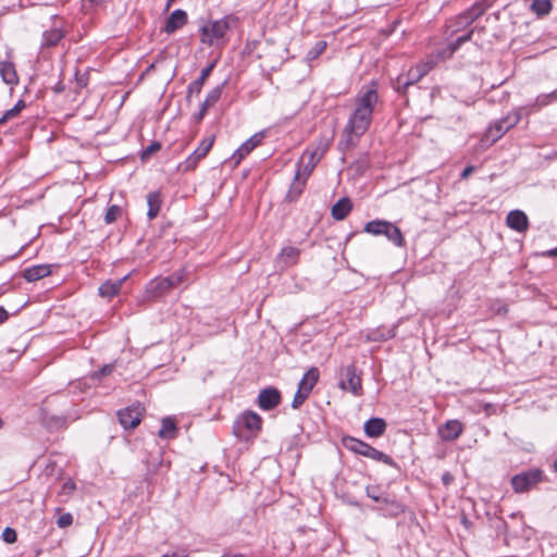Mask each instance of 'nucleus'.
Instances as JSON below:
<instances>
[{
	"label": "nucleus",
	"instance_id": "obj_15",
	"mask_svg": "<svg viewBox=\"0 0 557 557\" xmlns=\"http://www.w3.org/2000/svg\"><path fill=\"white\" fill-rule=\"evenodd\" d=\"M462 424L458 420H449L438 428L441 440L449 442L459 437L462 433Z\"/></svg>",
	"mask_w": 557,
	"mask_h": 557
},
{
	"label": "nucleus",
	"instance_id": "obj_4",
	"mask_svg": "<svg viewBox=\"0 0 557 557\" xmlns=\"http://www.w3.org/2000/svg\"><path fill=\"white\" fill-rule=\"evenodd\" d=\"M520 121L519 112H513L505 116L504 119L496 121L485 132L481 143L483 147H490L496 143L503 135H505L510 128L518 124Z\"/></svg>",
	"mask_w": 557,
	"mask_h": 557
},
{
	"label": "nucleus",
	"instance_id": "obj_46",
	"mask_svg": "<svg viewBox=\"0 0 557 557\" xmlns=\"http://www.w3.org/2000/svg\"><path fill=\"white\" fill-rule=\"evenodd\" d=\"M326 47V44L324 41H320L315 46V55L321 53Z\"/></svg>",
	"mask_w": 557,
	"mask_h": 557
},
{
	"label": "nucleus",
	"instance_id": "obj_36",
	"mask_svg": "<svg viewBox=\"0 0 557 557\" xmlns=\"http://www.w3.org/2000/svg\"><path fill=\"white\" fill-rule=\"evenodd\" d=\"M309 395L310 394L308 392H305L298 387V389L294 396L293 403H292L293 408L294 409L299 408L305 403V400L308 398Z\"/></svg>",
	"mask_w": 557,
	"mask_h": 557
},
{
	"label": "nucleus",
	"instance_id": "obj_32",
	"mask_svg": "<svg viewBox=\"0 0 557 557\" xmlns=\"http://www.w3.org/2000/svg\"><path fill=\"white\" fill-rule=\"evenodd\" d=\"M531 10L539 16L547 15L552 10L550 0H533Z\"/></svg>",
	"mask_w": 557,
	"mask_h": 557
},
{
	"label": "nucleus",
	"instance_id": "obj_40",
	"mask_svg": "<svg viewBox=\"0 0 557 557\" xmlns=\"http://www.w3.org/2000/svg\"><path fill=\"white\" fill-rule=\"evenodd\" d=\"M2 540L9 544H12L16 541V532L11 528H5L2 533Z\"/></svg>",
	"mask_w": 557,
	"mask_h": 557
},
{
	"label": "nucleus",
	"instance_id": "obj_48",
	"mask_svg": "<svg viewBox=\"0 0 557 557\" xmlns=\"http://www.w3.org/2000/svg\"><path fill=\"white\" fill-rule=\"evenodd\" d=\"M474 168L473 166H467L462 173H461V177L462 178H467L472 172H473Z\"/></svg>",
	"mask_w": 557,
	"mask_h": 557
},
{
	"label": "nucleus",
	"instance_id": "obj_21",
	"mask_svg": "<svg viewBox=\"0 0 557 557\" xmlns=\"http://www.w3.org/2000/svg\"><path fill=\"white\" fill-rule=\"evenodd\" d=\"M240 422L250 432H258L262 425L261 417L256 412H245L240 416Z\"/></svg>",
	"mask_w": 557,
	"mask_h": 557
},
{
	"label": "nucleus",
	"instance_id": "obj_55",
	"mask_svg": "<svg viewBox=\"0 0 557 557\" xmlns=\"http://www.w3.org/2000/svg\"><path fill=\"white\" fill-rule=\"evenodd\" d=\"M3 426V422L2 420L0 419V429Z\"/></svg>",
	"mask_w": 557,
	"mask_h": 557
},
{
	"label": "nucleus",
	"instance_id": "obj_33",
	"mask_svg": "<svg viewBox=\"0 0 557 557\" xmlns=\"http://www.w3.org/2000/svg\"><path fill=\"white\" fill-rule=\"evenodd\" d=\"M24 108L25 102L23 100L17 101V103L12 109L7 110L4 114L0 117V125L7 123L12 119H15Z\"/></svg>",
	"mask_w": 557,
	"mask_h": 557
},
{
	"label": "nucleus",
	"instance_id": "obj_16",
	"mask_svg": "<svg viewBox=\"0 0 557 557\" xmlns=\"http://www.w3.org/2000/svg\"><path fill=\"white\" fill-rule=\"evenodd\" d=\"M187 23V14L183 10H175L169 16L164 32L168 34H172L177 29L182 28Z\"/></svg>",
	"mask_w": 557,
	"mask_h": 557
},
{
	"label": "nucleus",
	"instance_id": "obj_51",
	"mask_svg": "<svg viewBox=\"0 0 557 557\" xmlns=\"http://www.w3.org/2000/svg\"><path fill=\"white\" fill-rule=\"evenodd\" d=\"M546 255L550 256V257H556L557 256V247L555 249H552V250L547 251Z\"/></svg>",
	"mask_w": 557,
	"mask_h": 557
},
{
	"label": "nucleus",
	"instance_id": "obj_24",
	"mask_svg": "<svg viewBox=\"0 0 557 557\" xmlns=\"http://www.w3.org/2000/svg\"><path fill=\"white\" fill-rule=\"evenodd\" d=\"M126 278H127V275L124 276L123 278L116 280L114 282L108 281V282L103 283L99 287L100 295L103 297H113L114 295H116L119 293V290L122 287L123 282Z\"/></svg>",
	"mask_w": 557,
	"mask_h": 557
},
{
	"label": "nucleus",
	"instance_id": "obj_20",
	"mask_svg": "<svg viewBox=\"0 0 557 557\" xmlns=\"http://www.w3.org/2000/svg\"><path fill=\"white\" fill-rule=\"evenodd\" d=\"M386 429V423L383 419L373 418L366 422L364 432L370 437L381 436Z\"/></svg>",
	"mask_w": 557,
	"mask_h": 557
},
{
	"label": "nucleus",
	"instance_id": "obj_41",
	"mask_svg": "<svg viewBox=\"0 0 557 557\" xmlns=\"http://www.w3.org/2000/svg\"><path fill=\"white\" fill-rule=\"evenodd\" d=\"M73 522V517L71 513H63L62 516L59 517L57 523L60 528H66L69 525H71Z\"/></svg>",
	"mask_w": 557,
	"mask_h": 557
},
{
	"label": "nucleus",
	"instance_id": "obj_28",
	"mask_svg": "<svg viewBox=\"0 0 557 557\" xmlns=\"http://www.w3.org/2000/svg\"><path fill=\"white\" fill-rule=\"evenodd\" d=\"M483 14V9L481 7H473L465 14L458 17V24L460 26H467L471 24L474 20Z\"/></svg>",
	"mask_w": 557,
	"mask_h": 557
},
{
	"label": "nucleus",
	"instance_id": "obj_37",
	"mask_svg": "<svg viewBox=\"0 0 557 557\" xmlns=\"http://www.w3.org/2000/svg\"><path fill=\"white\" fill-rule=\"evenodd\" d=\"M554 100H557V89L550 94L539 96L536 99V103L540 107H543V106H547L548 103H550Z\"/></svg>",
	"mask_w": 557,
	"mask_h": 557
},
{
	"label": "nucleus",
	"instance_id": "obj_29",
	"mask_svg": "<svg viewBox=\"0 0 557 557\" xmlns=\"http://www.w3.org/2000/svg\"><path fill=\"white\" fill-rule=\"evenodd\" d=\"M147 202H148V207H149L147 215H148L149 220H152L157 216V214L160 210V206H161L160 195L157 193L149 194L147 197Z\"/></svg>",
	"mask_w": 557,
	"mask_h": 557
},
{
	"label": "nucleus",
	"instance_id": "obj_47",
	"mask_svg": "<svg viewBox=\"0 0 557 557\" xmlns=\"http://www.w3.org/2000/svg\"><path fill=\"white\" fill-rule=\"evenodd\" d=\"M8 319V312L3 307H0V324H2Z\"/></svg>",
	"mask_w": 557,
	"mask_h": 557
},
{
	"label": "nucleus",
	"instance_id": "obj_30",
	"mask_svg": "<svg viewBox=\"0 0 557 557\" xmlns=\"http://www.w3.org/2000/svg\"><path fill=\"white\" fill-rule=\"evenodd\" d=\"M388 221L374 220L370 221L364 225V232L372 235H384Z\"/></svg>",
	"mask_w": 557,
	"mask_h": 557
},
{
	"label": "nucleus",
	"instance_id": "obj_56",
	"mask_svg": "<svg viewBox=\"0 0 557 557\" xmlns=\"http://www.w3.org/2000/svg\"><path fill=\"white\" fill-rule=\"evenodd\" d=\"M556 156H557V151H556Z\"/></svg>",
	"mask_w": 557,
	"mask_h": 557
},
{
	"label": "nucleus",
	"instance_id": "obj_49",
	"mask_svg": "<svg viewBox=\"0 0 557 557\" xmlns=\"http://www.w3.org/2000/svg\"><path fill=\"white\" fill-rule=\"evenodd\" d=\"M442 480H443L444 484L448 485L453 481V476L450 473H445L442 476Z\"/></svg>",
	"mask_w": 557,
	"mask_h": 557
},
{
	"label": "nucleus",
	"instance_id": "obj_13",
	"mask_svg": "<svg viewBox=\"0 0 557 557\" xmlns=\"http://www.w3.org/2000/svg\"><path fill=\"white\" fill-rule=\"evenodd\" d=\"M214 143V136H209L201 140L198 148L186 160V168L194 169L198 161L207 156Z\"/></svg>",
	"mask_w": 557,
	"mask_h": 557
},
{
	"label": "nucleus",
	"instance_id": "obj_11",
	"mask_svg": "<svg viewBox=\"0 0 557 557\" xmlns=\"http://www.w3.org/2000/svg\"><path fill=\"white\" fill-rule=\"evenodd\" d=\"M281 401V393L274 387L262 389L258 396V405L263 410L275 408Z\"/></svg>",
	"mask_w": 557,
	"mask_h": 557
},
{
	"label": "nucleus",
	"instance_id": "obj_54",
	"mask_svg": "<svg viewBox=\"0 0 557 557\" xmlns=\"http://www.w3.org/2000/svg\"><path fill=\"white\" fill-rule=\"evenodd\" d=\"M89 1H90V2H92V3H98V2H100L101 0H89Z\"/></svg>",
	"mask_w": 557,
	"mask_h": 557
},
{
	"label": "nucleus",
	"instance_id": "obj_34",
	"mask_svg": "<svg viewBox=\"0 0 557 557\" xmlns=\"http://www.w3.org/2000/svg\"><path fill=\"white\" fill-rule=\"evenodd\" d=\"M213 65H210L202 70L200 77L189 86V92H200L205 81L210 75Z\"/></svg>",
	"mask_w": 557,
	"mask_h": 557
},
{
	"label": "nucleus",
	"instance_id": "obj_19",
	"mask_svg": "<svg viewBox=\"0 0 557 557\" xmlns=\"http://www.w3.org/2000/svg\"><path fill=\"white\" fill-rule=\"evenodd\" d=\"M51 273L50 265L48 264H38L30 268H27L23 276L28 282H34L40 278L48 276Z\"/></svg>",
	"mask_w": 557,
	"mask_h": 557
},
{
	"label": "nucleus",
	"instance_id": "obj_23",
	"mask_svg": "<svg viewBox=\"0 0 557 557\" xmlns=\"http://www.w3.org/2000/svg\"><path fill=\"white\" fill-rule=\"evenodd\" d=\"M351 202L347 198L339 199L332 207V215L336 220H343L347 216V214L351 211Z\"/></svg>",
	"mask_w": 557,
	"mask_h": 557
},
{
	"label": "nucleus",
	"instance_id": "obj_52",
	"mask_svg": "<svg viewBox=\"0 0 557 557\" xmlns=\"http://www.w3.org/2000/svg\"><path fill=\"white\" fill-rule=\"evenodd\" d=\"M175 0H168V8L174 2Z\"/></svg>",
	"mask_w": 557,
	"mask_h": 557
},
{
	"label": "nucleus",
	"instance_id": "obj_14",
	"mask_svg": "<svg viewBox=\"0 0 557 557\" xmlns=\"http://www.w3.org/2000/svg\"><path fill=\"white\" fill-rule=\"evenodd\" d=\"M506 224L511 230L524 233L529 228V219L521 210H512L507 214Z\"/></svg>",
	"mask_w": 557,
	"mask_h": 557
},
{
	"label": "nucleus",
	"instance_id": "obj_45",
	"mask_svg": "<svg viewBox=\"0 0 557 557\" xmlns=\"http://www.w3.org/2000/svg\"><path fill=\"white\" fill-rule=\"evenodd\" d=\"M472 34V30L470 33H468L466 36H460L457 40H456V46H459L461 42L468 40L470 38V35ZM457 47H454L451 52L456 49Z\"/></svg>",
	"mask_w": 557,
	"mask_h": 557
},
{
	"label": "nucleus",
	"instance_id": "obj_5",
	"mask_svg": "<svg viewBox=\"0 0 557 557\" xmlns=\"http://www.w3.org/2000/svg\"><path fill=\"white\" fill-rule=\"evenodd\" d=\"M344 444L349 450L356 454L362 455L373 460L382 461L386 465H392V458L389 456L375 449L367 443H363L354 437H348L344 440Z\"/></svg>",
	"mask_w": 557,
	"mask_h": 557
},
{
	"label": "nucleus",
	"instance_id": "obj_2",
	"mask_svg": "<svg viewBox=\"0 0 557 557\" xmlns=\"http://www.w3.org/2000/svg\"><path fill=\"white\" fill-rule=\"evenodd\" d=\"M329 145L327 140L320 141L313 148L307 149L300 157L295 174V184L293 185V190H295L297 195L301 193V186L305 185L307 178L326 152Z\"/></svg>",
	"mask_w": 557,
	"mask_h": 557
},
{
	"label": "nucleus",
	"instance_id": "obj_22",
	"mask_svg": "<svg viewBox=\"0 0 557 557\" xmlns=\"http://www.w3.org/2000/svg\"><path fill=\"white\" fill-rule=\"evenodd\" d=\"M319 380V371L317 368H311L304 375L301 381L299 382L298 387L305 392L311 393L312 388L317 384Z\"/></svg>",
	"mask_w": 557,
	"mask_h": 557
},
{
	"label": "nucleus",
	"instance_id": "obj_17",
	"mask_svg": "<svg viewBox=\"0 0 557 557\" xmlns=\"http://www.w3.org/2000/svg\"><path fill=\"white\" fill-rule=\"evenodd\" d=\"M171 282L166 277L152 280L146 288L149 298H157L171 289Z\"/></svg>",
	"mask_w": 557,
	"mask_h": 557
},
{
	"label": "nucleus",
	"instance_id": "obj_35",
	"mask_svg": "<svg viewBox=\"0 0 557 557\" xmlns=\"http://www.w3.org/2000/svg\"><path fill=\"white\" fill-rule=\"evenodd\" d=\"M121 214V209L119 206H111L108 210H107V213L104 215V221L107 224H111L113 223L117 216Z\"/></svg>",
	"mask_w": 557,
	"mask_h": 557
},
{
	"label": "nucleus",
	"instance_id": "obj_26",
	"mask_svg": "<svg viewBox=\"0 0 557 557\" xmlns=\"http://www.w3.org/2000/svg\"><path fill=\"white\" fill-rule=\"evenodd\" d=\"M176 435V424L173 419L164 418L161 422L159 436L161 438H174Z\"/></svg>",
	"mask_w": 557,
	"mask_h": 557
},
{
	"label": "nucleus",
	"instance_id": "obj_42",
	"mask_svg": "<svg viewBox=\"0 0 557 557\" xmlns=\"http://www.w3.org/2000/svg\"><path fill=\"white\" fill-rule=\"evenodd\" d=\"M162 557H187V553L184 549H181L171 554H164Z\"/></svg>",
	"mask_w": 557,
	"mask_h": 557
},
{
	"label": "nucleus",
	"instance_id": "obj_18",
	"mask_svg": "<svg viewBox=\"0 0 557 557\" xmlns=\"http://www.w3.org/2000/svg\"><path fill=\"white\" fill-rule=\"evenodd\" d=\"M0 76L7 85H16L18 83V76L15 66L12 62L1 61L0 62Z\"/></svg>",
	"mask_w": 557,
	"mask_h": 557
},
{
	"label": "nucleus",
	"instance_id": "obj_1",
	"mask_svg": "<svg viewBox=\"0 0 557 557\" xmlns=\"http://www.w3.org/2000/svg\"><path fill=\"white\" fill-rule=\"evenodd\" d=\"M377 89L375 83L363 86L355 100V110L343 132V143L352 145L362 136L371 123L374 107L377 103Z\"/></svg>",
	"mask_w": 557,
	"mask_h": 557
},
{
	"label": "nucleus",
	"instance_id": "obj_12",
	"mask_svg": "<svg viewBox=\"0 0 557 557\" xmlns=\"http://www.w3.org/2000/svg\"><path fill=\"white\" fill-rule=\"evenodd\" d=\"M263 133H257L247 139L232 156V160L237 165L246 156H248L262 140Z\"/></svg>",
	"mask_w": 557,
	"mask_h": 557
},
{
	"label": "nucleus",
	"instance_id": "obj_43",
	"mask_svg": "<svg viewBox=\"0 0 557 557\" xmlns=\"http://www.w3.org/2000/svg\"><path fill=\"white\" fill-rule=\"evenodd\" d=\"M159 148H160L159 144H152L147 150L144 151L143 157L145 158L146 156L157 151Z\"/></svg>",
	"mask_w": 557,
	"mask_h": 557
},
{
	"label": "nucleus",
	"instance_id": "obj_27",
	"mask_svg": "<svg viewBox=\"0 0 557 557\" xmlns=\"http://www.w3.org/2000/svg\"><path fill=\"white\" fill-rule=\"evenodd\" d=\"M384 235L396 246L401 247L404 245V237L400 230L391 222L387 223Z\"/></svg>",
	"mask_w": 557,
	"mask_h": 557
},
{
	"label": "nucleus",
	"instance_id": "obj_31",
	"mask_svg": "<svg viewBox=\"0 0 557 557\" xmlns=\"http://www.w3.org/2000/svg\"><path fill=\"white\" fill-rule=\"evenodd\" d=\"M62 37H63L62 30L58 27H54V28L44 33L42 45L46 47H52V46L57 45L61 40Z\"/></svg>",
	"mask_w": 557,
	"mask_h": 557
},
{
	"label": "nucleus",
	"instance_id": "obj_6",
	"mask_svg": "<svg viewBox=\"0 0 557 557\" xmlns=\"http://www.w3.org/2000/svg\"><path fill=\"white\" fill-rule=\"evenodd\" d=\"M339 387L343 391L350 392L355 396L362 394L361 379L356 372L354 366H348L343 369L339 380Z\"/></svg>",
	"mask_w": 557,
	"mask_h": 557
},
{
	"label": "nucleus",
	"instance_id": "obj_25",
	"mask_svg": "<svg viewBox=\"0 0 557 557\" xmlns=\"http://www.w3.org/2000/svg\"><path fill=\"white\" fill-rule=\"evenodd\" d=\"M223 85L214 87L207 96L200 110V116H203L207 110L212 107L221 97Z\"/></svg>",
	"mask_w": 557,
	"mask_h": 557
},
{
	"label": "nucleus",
	"instance_id": "obj_53",
	"mask_svg": "<svg viewBox=\"0 0 557 557\" xmlns=\"http://www.w3.org/2000/svg\"><path fill=\"white\" fill-rule=\"evenodd\" d=\"M554 468L557 471V459L554 461Z\"/></svg>",
	"mask_w": 557,
	"mask_h": 557
},
{
	"label": "nucleus",
	"instance_id": "obj_50",
	"mask_svg": "<svg viewBox=\"0 0 557 557\" xmlns=\"http://www.w3.org/2000/svg\"><path fill=\"white\" fill-rule=\"evenodd\" d=\"M367 494L370 498L374 499L375 502L380 500V497L376 494L372 493L369 488L367 491Z\"/></svg>",
	"mask_w": 557,
	"mask_h": 557
},
{
	"label": "nucleus",
	"instance_id": "obj_9",
	"mask_svg": "<svg viewBox=\"0 0 557 557\" xmlns=\"http://www.w3.org/2000/svg\"><path fill=\"white\" fill-rule=\"evenodd\" d=\"M541 472L539 470H532L521 474H517L511 479V484L517 493H523L531 486L540 482Z\"/></svg>",
	"mask_w": 557,
	"mask_h": 557
},
{
	"label": "nucleus",
	"instance_id": "obj_10",
	"mask_svg": "<svg viewBox=\"0 0 557 557\" xmlns=\"http://www.w3.org/2000/svg\"><path fill=\"white\" fill-rule=\"evenodd\" d=\"M299 253L300 251L296 247H284L275 258V265L281 270L293 267L298 262Z\"/></svg>",
	"mask_w": 557,
	"mask_h": 557
},
{
	"label": "nucleus",
	"instance_id": "obj_38",
	"mask_svg": "<svg viewBox=\"0 0 557 557\" xmlns=\"http://www.w3.org/2000/svg\"><path fill=\"white\" fill-rule=\"evenodd\" d=\"M184 274H185V271L180 270L176 273H174L173 275L166 277V280H169L172 283L171 288L177 286L178 284H181L184 281Z\"/></svg>",
	"mask_w": 557,
	"mask_h": 557
},
{
	"label": "nucleus",
	"instance_id": "obj_39",
	"mask_svg": "<svg viewBox=\"0 0 557 557\" xmlns=\"http://www.w3.org/2000/svg\"><path fill=\"white\" fill-rule=\"evenodd\" d=\"M74 490H75V483L71 479H67L63 482L60 493L62 495L69 496L73 493Z\"/></svg>",
	"mask_w": 557,
	"mask_h": 557
},
{
	"label": "nucleus",
	"instance_id": "obj_44",
	"mask_svg": "<svg viewBox=\"0 0 557 557\" xmlns=\"http://www.w3.org/2000/svg\"><path fill=\"white\" fill-rule=\"evenodd\" d=\"M112 371V367L111 366H104L99 372H96L95 373V376H98V375H107L109 374L110 372Z\"/></svg>",
	"mask_w": 557,
	"mask_h": 557
},
{
	"label": "nucleus",
	"instance_id": "obj_7",
	"mask_svg": "<svg viewBox=\"0 0 557 557\" xmlns=\"http://www.w3.org/2000/svg\"><path fill=\"white\" fill-rule=\"evenodd\" d=\"M433 67L432 62H425L409 70L406 76L397 78V90L405 91L409 86L419 82Z\"/></svg>",
	"mask_w": 557,
	"mask_h": 557
},
{
	"label": "nucleus",
	"instance_id": "obj_3",
	"mask_svg": "<svg viewBox=\"0 0 557 557\" xmlns=\"http://www.w3.org/2000/svg\"><path fill=\"white\" fill-rule=\"evenodd\" d=\"M234 18L225 16L220 20L206 21L200 29V41L210 47H220L227 40L226 36Z\"/></svg>",
	"mask_w": 557,
	"mask_h": 557
},
{
	"label": "nucleus",
	"instance_id": "obj_8",
	"mask_svg": "<svg viewBox=\"0 0 557 557\" xmlns=\"http://www.w3.org/2000/svg\"><path fill=\"white\" fill-rule=\"evenodd\" d=\"M143 412L144 407L139 404L132 405L117 412L119 421L124 429H134L140 423Z\"/></svg>",
	"mask_w": 557,
	"mask_h": 557
}]
</instances>
